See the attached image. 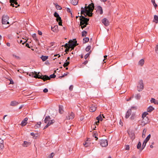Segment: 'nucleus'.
<instances>
[{"label":"nucleus","mask_w":158,"mask_h":158,"mask_svg":"<svg viewBox=\"0 0 158 158\" xmlns=\"http://www.w3.org/2000/svg\"><path fill=\"white\" fill-rule=\"evenodd\" d=\"M27 74L29 75L31 77H33L35 78L41 79L44 81H45L47 80H49L51 78H55L56 77V75H55L54 74L51 75L49 77L46 75L39 76L37 74V73L35 72L30 73L27 72Z\"/></svg>","instance_id":"1"},{"label":"nucleus","mask_w":158,"mask_h":158,"mask_svg":"<svg viewBox=\"0 0 158 158\" xmlns=\"http://www.w3.org/2000/svg\"><path fill=\"white\" fill-rule=\"evenodd\" d=\"M66 10L68 12L70 13H71V15H72V13L71 12V11L70 10V9L69 8H66Z\"/></svg>","instance_id":"47"},{"label":"nucleus","mask_w":158,"mask_h":158,"mask_svg":"<svg viewBox=\"0 0 158 158\" xmlns=\"http://www.w3.org/2000/svg\"><path fill=\"white\" fill-rule=\"evenodd\" d=\"M71 3L74 5H76L77 4L78 2L77 0H71Z\"/></svg>","instance_id":"28"},{"label":"nucleus","mask_w":158,"mask_h":158,"mask_svg":"<svg viewBox=\"0 0 158 158\" xmlns=\"http://www.w3.org/2000/svg\"><path fill=\"white\" fill-rule=\"evenodd\" d=\"M151 2L153 4L154 7L155 8H156L157 6V5L156 3L155 0H151Z\"/></svg>","instance_id":"33"},{"label":"nucleus","mask_w":158,"mask_h":158,"mask_svg":"<svg viewBox=\"0 0 158 158\" xmlns=\"http://www.w3.org/2000/svg\"><path fill=\"white\" fill-rule=\"evenodd\" d=\"M32 37L33 39L36 42L39 41V40L37 38L36 34H33L32 35Z\"/></svg>","instance_id":"22"},{"label":"nucleus","mask_w":158,"mask_h":158,"mask_svg":"<svg viewBox=\"0 0 158 158\" xmlns=\"http://www.w3.org/2000/svg\"><path fill=\"white\" fill-rule=\"evenodd\" d=\"M12 57L15 58L16 59L20 60L21 59V57L15 54H12Z\"/></svg>","instance_id":"19"},{"label":"nucleus","mask_w":158,"mask_h":158,"mask_svg":"<svg viewBox=\"0 0 158 158\" xmlns=\"http://www.w3.org/2000/svg\"><path fill=\"white\" fill-rule=\"evenodd\" d=\"M58 29V26H55L54 27H52L51 30L53 32H55Z\"/></svg>","instance_id":"25"},{"label":"nucleus","mask_w":158,"mask_h":158,"mask_svg":"<svg viewBox=\"0 0 158 158\" xmlns=\"http://www.w3.org/2000/svg\"><path fill=\"white\" fill-rule=\"evenodd\" d=\"M102 22L106 26H107L109 25V21L106 18H104L102 20Z\"/></svg>","instance_id":"12"},{"label":"nucleus","mask_w":158,"mask_h":158,"mask_svg":"<svg viewBox=\"0 0 158 158\" xmlns=\"http://www.w3.org/2000/svg\"><path fill=\"white\" fill-rule=\"evenodd\" d=\"M35 128H38L40 127H39V126H38V125L36 124L35 126Z\"/></svg>","instance_id":"61"},{"label":"nucleus","mask_w":158,"mask_h":158,"mask_svg":"<svg viewBox=\"0 0 158 158\" xmlns=\"http://www.w3.org/2000/svg\"><path fill=\"white\" fill-rule=\"evenodd\" d=\"M155 50L156 52L158 54V44L156 45Z\"/></svg>","instance_id":"46"},{"label":"nucleus","mask_w":158,"mask_h":158,"mask_svg":"<svg viewBox=\"0 0 158 158\" xmlns=\"http://www.w3.org/2000/svg\"><path fill=\"white\" fill-rule=\"evenodd\" d=\"M4 147L3 141L0 139V149H2Z\"/></svg>","instance_id":"24"},{"label":"nucleus","mask_w":158,"mask_h":158,"mask_svg":"<svg viewBox=\"0 0 158 158\" xmlns=\"http://www.w3.org/2000/svg\"><path fill=\"white\" fill-rule=\"evenodd\" d=\"M150 101L151 103H154L155 104H158V102L154 98H152L151 99Z\"/></svg>","instance_id":"29"},{"label":"nucleus","mask_w":158,"mask_h":158,"mask_svg":"<svg viewBox=\"0 0 158 158\" xmlns=\"http://www.w3.org/2000/svg\"><path fill=\"white\" fill-rule=\"evenodd\" d=\"M77 41H72V40L70 43L69 44V46L70 47L73 46H75L77 45Z\"/></svg>","instance_id":"18"},{"label":"nucleus","mask_w":158,"mask_h":158,"mask_svg":"<svg viewBox=\"0 0 158 158\" xmlns=\"http://www.w3.org/2000/svg\"><path fill=\"white\" fill-rule=\"evenodd\" d=\"M17 0H16L12 2H10L11 3V4H10L11 6H12L13 7H15L16 8L18 6H19V4L17 6H15L14 5V4L16 5H17L18 4V3L17 2Z\"/></svg>","instance_id":"17"},{"label":"nucleus","mask_w":158,"mask_h":158,"mask_svg":"<svg viewBox=\"0 0 158 158\" xmlns=\"http://www.w3.org/2000/svg\"><path fill=\"white\" fill-rule=\"evenodd\" d=\"M54 16L55 17H56V18H57V17H58V16H59V15L58 14L57 12H55L54 13Z\"/></svg>","instance_id":"44"},{"label":"nucleus","mask_w":158,"mask_h":158,"mask_svg":"<svg viewBox=\"0 0 158 158\" xmlns=\"http://www.w3.org/2000/svg\"><path fill=\"white\" fill-rule=\"evenodd\" d=\"M69 44H68L67 43H66L65 44V46H64V47L65 48H69Z\"/></svg>","instance_id":"50"},{"label":"nucleus","mask_w":158,"mask_h":158,"mask_svg":"<svg viewBox=\"0 0 158 158\" xmlns=\"http://www.w3.org/2000/svg\"><path fill=\"white\" fill-rule=\"evenodd\" d=\"M28 120V118H25L22 122L21 124V125L23 127L25 126L27 123V121Z\"/></svg>","instance_id":"13"},{"label":"nucleus","mask_w":158,"mask_h":158,"mask_svg":"<svg viewBox=\"0 0 158 158\" xmlns=\"http://www.w3.org/2000/svg\"><path fill=\"white\" fill-rule=\"evenodd\" d=\"M48 89L47 88L44 89L43 90V92L44 93H47L48 92Z\"/></svg>","instance_id":"53"},{"label":"nucleus","mask_w":158,"mask_h":158,"mask_svg":"<svg viewBox=\"0 0 158 158\" xmlns=\"http://www.w3.org/2000/svg\"><path fill=\"white\" fill-rule=\"evenodd\" d=\"M96 119L97 120H98V121L95 122V123L96 125L97 124L98 125V124L99 123V121H101L102 120V117L101 116V114H100L98 117H97L96 118Z\"/></svg>","instance_id":"16"},{"label":"nucleus","mask_w":158,"mask_h":158,"mask_svg":"<svg viewBox=\"0 0 158 158\" xmlns=\"http://www.w3.org/2000/svg\"><path fill=\"white\" fill-rule=\"evenodd\" d=\"M58 22H59V23H58L59 25L60 26H62V21H59Z\"/></svg>","instance_id":"58"},{"label":"nucleus","mask_w":158,"mask_h":158,"mask_svg":"<svg viewBox=\"0 0 158 158\" xmlns=\"http://www.w3.org/2000/svg\"><path fill=\"white\" fill-rule=\"evenodd\" d=\"M87 34V32L86 31H84L82 32V36H86Z\"/></svg>","instance_id":"38"},{"label":"nucleus","mask_w":158,"mask_h":158,"mask_svg":"<svg viewBox=\"0 0 158 158\" xmlns=\"http://www.w3.org/2000/svg\"><path fill=\"white\" fill-rule=\"evenodd\" d=\"M44 123H47V125L44 127V129L47 128L49 126L55 122L54 119L51 120V118L49 116H47L45 117L44 119Z\"/></svg>","instance_id":"2"},{"label":"nucleus","mask_w":158,"mask_h":158,"mask_svg":"<svg viewBox=\"0 0 158 158\" xmlns=\"http://www.w3.org/2000/svg\"><path fill=\"white\" fill-rule=\"evenodd\" d=\"M100 145L102 147H106L108 145V142L106 139H102L100 142Z\"/></svg>","instance_id":"8"},{"label":"nucleus","mask_w":158,"mask_h":158,"mask_svg":"<svg viewBox=\"0 0 158 158\" xmlns=\"http://www.w3.org/2000/svg\"><path fill=\"white\" fill-rule=\"evenodd\" d=\"M141 95L139 94H137L135 96V98L137 99H139Z\"/></svg>","instance_id":"39"},{"label":"nucleus","mask_w":158,"mask_h":158,"mask_svg":"<svg viewBox=\"0 0 158 158\" xmlns=\"http://www.w3.org/2000/svg\"><path fill=\"white\" fill-rule=\"evenodd\" d=\"M141 143L140 142H139L138 143V144L137 145V148L138 149H141Z\"/></svg>","instance_id":"32"},{"label":"nucleus","mask_w":158,"mask_h":158,"mask_svg":"<svg viewBox=\"0 0 158 158\" xmlns=\"http://www.w3.org/2000/svg\"><path fill=\"white\" fill-rule=\"evenodd\" d=\"M19 104V103L18 102L15 101H13L10 102V105L11 106H15Z\"/></svg>","instance_id":"15"},{"label":"nucleus","mask_w":158,"mask_h":158,"mask_svg":"<svg viewBox=\"0 0 158 158\" xmlns=\"http://www.w3.org/2000/svg\"><path fill=\"white\" fill-rule=\"evenodd\" d=\"M69 64V61H68L67 60H66V62L64 63L63 64V66L64 67H66L68 66Z\"/></svg>","instance_id":"34"},{"label":"nucleus","mask_w":158,"mask_h":158,"mask_svg":"<svg viewBox=\"0 0 158 158\" xmlns=\"http://www.w3.org/2000/svg\"><path fill=\"white\" fill-rule=\"evenodd\" d=\"M144 60L143 59H142L141 60H139V65H140L141 66H142L143 65L144 63Z\"/></svg>","instance_id":"30"},{"label":"nucleus","mask_w":158,"mask_h":158,"mask_svg":"<svg viewBox=\"0 0 158 158\" xmlns=\"http://www.w3.org/2000/svg\"><path fill=\"white\" fill-rule=\"evenodd\" d=\"M83 42L86 43L88 42L89 38L88 37H85L83 38Z\"/></svg>","instance_id":"37"},{"label":"nucleus","mask_w":158,"mask_h":158,"mask_svg":"<svg viewBox=\"0 0 158 158\" xmlns=\"http://www.w3.org/2000/svg\"><path fill=\"white\" fill-rule=\"evenodd\" d=\"M83 145L86 147H88L89 146L90 143L89 142H85V143H83Z\"/></svg>","instance_id":"36"},{"label":"nucleus","mask_w":158,"mask_h":158,"mask_svg":"<svg viewBox=\"0 0 158 158\" xmlns=\"http://www.w3.org/2000/svg\"><path fill=\"white\" fill-rule=\"evenodd\" d=\"M56 18V21H57V22H58L59 21H62L61 18L60 17V16L58 17H57Z\"/></svg>","instance_id":"45"},{"label":"nucleus","mask_w":158,"mask_h":158,"mask_svg":"<svg viewBox=\"0 0 158 158\" xmlns=\"http://www.w3.org/2000/svg\"><path fill=\"white\" fill-rule=\"evenodd\" d=\"M131 113V109H129L126 114L125 117L126 118H128Z\"/></svg>","instance_id":"14"},{"label":"nucleus","mask_w":158,"mask_h":158,"mask_svg":"<svg viewBox=\"0 0 158 158\" xmlns=\"http://www.w3.org/2000/svg\"><path fill=\"white\" fill-rule=\"evenodd\" d=\"M153 21L156 23H158V16L157 15H154Z\"/></svg>","instance_id":"26"},{"label":"nucleus","mask_w":158,"mask_h":158,"mask_svg":"<svg viewBox=\"0 0 158 158\" xmlns=\"http://www.w3.org/2000/svg\"><path fill=\"white\" fill-rule=\"evenodd\" d=\"M147 129H144L143 130V134L142 135V137L143 138H144L145 136L146 133L147 131Z\"/></svg>","instance_id":"31"},{"label":"nucleus","mask_w":158,"mask_h":158,"mask_svg":"<svg viewBox=\"0 0 158 158\" xmlns=\"http://www.w3.org/2000/svg\"><path fill=\"white\" fill-rule=\"evenodd\" d=\"M9 17L7 15H4L2 19V24H9L8 22Z\"/></svg>","instance_id":"6"},{"label":"nucleus","mask_w":158,"mask_h":158,"mask_svg":"<svg viewBox=\"0 0 158 158\" xmlns=\"http://www.w3.org/2000/svg\"><path fill=\"white\" fill-rule=\"evenodd\" d=\"M94 4L93 3H91L88 5V6H85V8H81V14H83L85 12H88L89 10L90 9L92 8L93 9H94Z\"/></svg>","instance_id":"4"},{"label":"nucleus","mask_w":158,"mask_h":158,"mask_svg":"<svg viewBox=\"0 0 158 158\" xmlns=\"http://www.w3.org/2000/svg\"><path fill=\"white\" fill-rule=\"evenodd\" d=\"M59 111L60 114H62L64 112L63 110V106L62 105H60L59 106Z\"/></svg>","instance_id":"20"},{"label":"nucleus","mask_w":158,"mask_h":158,"mask_svg":"<svg viewBox=\"0 0 158 158\" xmlns=\"http://www.w3.org/2000/svg\"><path fill=\"white\" fill-rule=\"evenodd\" d=\"M94 9L92 8L90 9L89 10V11L88 13L87 12H84V13H83V14H81L85 16H86L87 15L89 17H91L92 15V12L93 11Z\"/></svg>","instance_id":"9"},{"label":"nucleus","mask_w":158,"mask_h":158,"mask_svg":"<svg viewBox=\"0 0 158 158\" xmlns=\"http://www.w3.org/2000/svg\"><path fill=\"white\" fill-rule=\"evenodd\" d=\"M130 118L131 119H134V116L133 114L131 117Z\"/></svg>","instance_id":"63"},{"label":"nucleus","mask_w":158,"mask_h":158,"mask_svg":"<svg viewBox=\"0 0 158 158\" xmlns=\"http://www.w3.org/2000/svg\"><path fill=\"white\" fill-rule=\"evenodd\" d=\"M48 58V56H42L41 57V58L43 61H45Z\"/></svg>","instance_id":"27"},{"label":"nucleus","mask_w":158,"mask_h":158,"mask_svg":"<svg viewBox=\"0 0 158 158\" xmlns=\"http://www.w3.org/2000/svg\"><path fill=\"white\" fill-rule=\"evenodd\" d=\"M69 73V72H66V73H64L62 76H59V78H61L64 77V76L67 75Z\"/></svg>","instance_id":"40"},{"label":"nucleus","mask_w":158,"mask_h":158,"mask_svg":"<svg viewBox=\"0 0 158 158\" xmlns=\"http://www.w3.org/2000/svg\"><path fill=\"white\" fill-rule=\"evenodd\" d=\"M154 109V108L152 106H150L147 108V111L148 112H151Z\"/></svg>","instance_id":"23"},{"label":"nucleus","mask_w":158,"mask_h":158,"mask_svg":"<svg viewBox=\"0 0 158 158\" xmlns=\"http://www.w3.org/2000/svg\"><path fill=\"white\" fill-rule=\"evenodd\" d=\"M31 144L30 143L27 142L26 141H25L24 142V143L23 145V146L24 147H27L29 146Z\"/></svg>","instance_id":"21"},{"label":"nucleus","mask_w":158,"mask_h":158,"mask_svg":"<svg viewBox=\"0 0 158 158\" xmlns=\"http://www.w3.org/2000/svg\"><path fill=\"white\" fill-rule=\"evenodd\" d=\"M41 122H39L38 123L37 125H38V126H39L40 127V125L41 124Z\"/></svg>","instance_id":"62"},{"label":"nucleus","mask_w":158,"mask_h":158,"mask_svg":"<svg viewBox=\"0 0 158 158\" xmlns=\"http://www.w3.org/2000/svg\"><path fill=\"white\" fill-rule=\"evenodd\" d=\"M81 18L80 19V25H83L84 27H86L87 25L88 24V22L89 19L86 18L83 16H80Z\"/></svg>","instance_id":"3"},{"label":"nucleus","mask_w":158,"mask_h":158,"mask_svg":"<svg viewBox=\"0 0 158 158\" xmlns=\"http://www.w3.org/2000/svg\"><path fill=\"white\" fill-rule=\"evenodd\" d=\"M74 114L72 112L69 113L66 116V119L67 120H72L74 117Z\"/></svg>","instance_id":"7"},{"label":"nucleus","mask_w":158,"mask_h":158,"mask_svg":"<svg viewBox=\"0 0 158 158\" xmlns=\"http://www.w3.org/2000/svg\"><path fill=\"white\" fill-rule=\"evenodd\" d=\"M91 49V46H88L85 48V50L86 52H89Z\"/></svg>","instance_id":"42"},{"label":"nucleus","mask_w":158,"mask_h":158,"mask_svg":"<svg viewBox=\"0 0 158 158\" xmlns=\"http://www.w3.org/2000/svg\"><path fill=\"white\" fill-rule=\"evenodd\" d=\"M89 54L90 53H88L87 54H86L84 56V58L85 59H86L89 56Z\"/></svg>","instance_id":"49"},{"label":"nucleus","mask_w":158,"mask_h":158,"mask_svg":"<svg viewBox=\"0 0 158 158\" xmlns=\"http://www.w3.org/2000/svg\"><path fill=\"white\" fill-rule=\"evenodd\" d=\"M97 8V11L100 15L103 14V10L102 7L100 6H98Z\"/></svg>","instance_id":"11"},{"label":"nucleus","mask_w":158,"mask_h":158,"mask_svg":"<svg viewBox=\"0 0 158 158\" xmlns=\"http://www.w3.org/2000/svg\"><path fill=\"white\" fill-rule=\"evenodd\" d=\"M54 153L52 152L50 154V157L51 158H52L53 157V156H54Z\"/></svg>","instance_id":"54"},{"label":"nucleus","mask_w":158,"mask_h":158,"mask_svg":"<svg viewBox=\"0 0 158 158\" xmlns=\"http://www.w3.org/2000/svg\"><path fill=\"white\" fill-rule=\"evenodd\" d=\"M6 44L7 46H8V47H10V44L9 43H7Z\"/></svg>","instance_id":"64"},{"label":"nucleus","mask_w":158,"mask_h":158,"mask_svg":"<svg viewBox=\"0 0 158 158\" xmlns=\"http://www.w3.org/2000/svg\"><path fill=\"white\" fill-rule=\"evenodd\" d=\"M93 137H94L95 138H96V139H95V140H97V139H98V137H97V135L95 133H94V134L93 135Z\"/></svg>","instance_id":"48"},{"label":"nucleus","mask_w":158,"mask_h":158,"mask_svg":"<svg viewBox=\"0 0 158 158\" xmlns=\"http://www.w3.org/2000/svg\"><path fill=\"white\" fill-rule=\"evenodd\" d=\"M75 46H73L71 47H70V46H69V49L71 48V50L73 49Z\"/></svg>","instance_id":"60"},{"label":"nucleus","mask_w":158,"mask_h":158,"mask_svg":"<svg viewBox=\"0 0 158 158\" xmlns=\"http://www.w3.org/2000/svg\"><path fill=\"white\" fill-rule=\"evenodd\" d=\"M129 146L128 145H127L126 146L125 148L126 150H129Z\"/></svg>","instance_id":"55"},{"label":"nucleus","mask_w":158,"mask_h":158,"mask_svg":"<svg viewBox=\"0 0 158 158\" xmlns=\"http://www.w3.org/2000/svg\"><path fill=\"white\" fill-rule=\"evenodd\" d=\"M96 109V107L95 104L92 105L89 107V110L91 112H94Z\"/></svg>","instance_id":"10"},{"label":"nucleus","mask_w":158,"mask_h":158,"mask_svg":"<svg viewBox=\"0 0 158 158\" xmlns=\"http://www.w3.org/2000/svg\"><path fill=\"white\" fill-rule=\"evenodd\" d=\"M144 86L143 80H140L138 82L137 85V90L139 92L142 91L143 89Z\"/></svg>","instance_id":"5"},{"label":"nucleus","mask_w":158,"mask_h":158,"mask_svg":"<svg viewBox=\"0 0 158 158\" xmlns=\"http://www.w3.org/2000/svg\"><path fill=\"white\" fill-rule=\"evenodd\" d=\"M88 61L87 60H86L83 63V64L85 65L86 64L88 63Z\"/></svg>","instance_id":"59"},{"label":"nucleus","mask_w":158,"mask_h":158,"mask_svg":"<svg viewBox=\"0 0 158 158\" xmlns=\"http://www.w3.org/2000/svg\"><path fill=\"white\" fill-rule=\"evenodd\" d=\"M54 4L56 7V8L57 10H60L62 9V8L59 5L56 4Z\"/></svg>","instance_id":"35"},{"label":"nucleus","mask_w":158,"mask_h":158,"mask_svg":"<svg viewBox=\"0 0 158 158\" xmlns=\"http://www.w3.org/2000/svg\"><path fill=\"white\" fill-rule=\"evenodd\" d=\"M104 59L103 60V61L104 63H105L106 61H105L106 59V58L107 57V56L105 55L104 56Z\"/></svg>","instance_id":"56"},{"label":"nucleus","mask_w":158,"mask_h":158,"mask_svg":"<svg viewBox=\"0 0 158 158\" xmlns=\"http://www.w3.org/2000/svg\"><path fill=\"white\" fill-rule=\"evenodd\" d=\"M73 88V85H71L69 87V89L70 91H72Z\"/></svg>","instance_id":"52"},{"label":"nucleus","mask_w":158,"mask_h":158,"mask_svg":"<svg viewBox=\"0 0 158 158\" xmlns=\"http://www.w3.org/2000/svg\"><path fill=\"white\" fill-rule=\"evenodd\" d=\"M146 143L143 142L142 145V148L141 149V151H142L145 147L146 145Z\"/></svg>","instance_id":"43"},{"label":"nucleus","mask_w":158,"mask_h":158,"mask_svg":"<svg viewBox=\"0 0 158 158\" xmlns=\"http://www.w3.org/2000/svg\"><path fill=\"white\" fill-rule=\"evenodd\" d=\"M38 34L39 35H42V32L40 31H38Z\"/></svg>","instance_id":"57"},{"label":"nucleus","mask_w":158,"mask_h":158,"mask_svg":"<svg viewBox=\"0 0 158 158\" xmlns=\"http://www.w3.org/2000/svg\"><path fill=\"white\" fill-rule=\"evenodd\" d=\"M131 139H132V140H133L135 138L134 135V134H131Z\"/></svg>","instance_id":"51"},{"label":"nucleus","mask_w":158,"mask_h":158,"mask_svg":"<svg viewBox=\"0 0 158 158\" xmlns=\"http://www.w3.org/2000/svg\"><path fill=\"white\" fill-rule=\"evenodd\" d=\"M148 114V113L146 112H144L143 113L142 116V117L143 118H144V117H145L146 115Z\"/></svg>","instance_id":"41"}]
</instances>
